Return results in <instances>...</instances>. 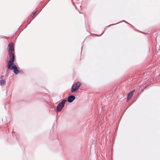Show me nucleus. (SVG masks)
<instances>
[{
    "label": "nucleus",
    "mask_w": 160,
    "mask_h": 160,
    "mask_svg": "<svg viewBox=\"0 0 160 160\" xmlns=\"http://www.w3.org/2000/svg\"><path fill=\"white\" fill-rule=\"evenodd\" d=\"M75 97L74 96L71 95L68 97L67 99L68 101L69 102H72L75 99Z\"/></svg>",
    "instance_id": "20e7f679"
},
{
    "label": "nucleus",
    "mask_w": 160,
    "mask_h": 160,
    "mask_svg": "<svg viewBox=\"0 0 160 160\" xmlns=\"http://www.w3.org/2000/svg\"><path fill=\"white\" fill-rule=\"evenodd\" d=\"M8 49L10 58V60L8 62V68L10 70L13 69L14 73L15 74H17L18 73V71L17 69L16 65L13 64L14 58V50L13 43L12 42L8 45Z\"/></svg>",
    "instance_id": "f257e3e1"
},
{
    "label": "nucleus",
    "mask_w": 160,
    "mask_h": 160,
    "mask_svg": "<svg viewBox=\"0 0 160 160\" xmlns=\"http://www.w3.org/2000/svg\"><path fill=\"white\" fill-rule=\"evenodd\" d=\"M133 94V91H132L130 92L129 93L128 95L127 98V101L128 102L132 97Z\"/></svg>",
    "instance_id": "39448f33"
},
{
    "label": "nucleus",
    "mask_w": 160,
    "mask_h": 160,
    "mask_svg": "<svg viewBox=\"0 0 160 160\" xmlns=\"http://www.w3.org/2000/svg\"><path fill=\"white\" fill-rule=\"evenodd\" d=\"M66 102V100H63L59 103L57 106L56 110L58 112L61 111L64 106V104Z\"/></svg>",
    "instance_id": "7ed1b4c3"
},
{
    "label": "nucleus",
    "mask_w": 160,
    "mask_h": 160,
    "mask_svg": "<svg viewBox=\"0 0 160 160\" xmlns=\"http://www.w3.org/2000/svg\"><path fill=\"white\" fill-rule=\"evenodd\" d=\"M35 14V13H34L33 14V16H34Z\"/></svg>",
    "instance_id": "0eeeda50"
},
{
    "label": "nucleus",
    "mask_w": 160,
    "mask_h": 160,
    "mask_svg": "<svg viewBox=\"0 0 160 160\" xmlns=\"http://www.w3.org/2000/svg\"><path fill=\"white\" fill-rule=\"evenodd\" d=\"M0 83L1 85H4L6 83V82L5 80L2 79L0 81Z\"/></svg>",
    "instance_id": "423d86ee"
},
{
    "label": "nucleus",
    "mask_w": 160,
    "mask_h": 160,
    "mask_svg": "<svg viewBox=\"0 0 160 160\" xmlns=\"http://www.w3.org/2000/svg\"><path fill=\"white\" fill-rule=\"evenodd\" d=\"M81 85V83L80 82H76L74 85H72L71 92H73L78 90Z\"/></svg>",
    "instance_id": "f03ea898"
}]
</instances>
